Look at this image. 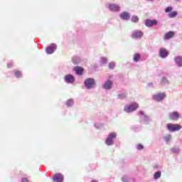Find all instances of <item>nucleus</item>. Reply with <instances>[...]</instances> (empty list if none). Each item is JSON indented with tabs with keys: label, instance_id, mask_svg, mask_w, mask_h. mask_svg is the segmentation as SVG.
I'll use <instances>...</instances> for the list:
<instances>
[{
	"label": "nucleus",
	"instance_id": "f257e3e1",
	"mask_svg": "<svg viewBox=\"0 0 182 182\" xmlns=\"http://www.w3.org/2000/svg\"><path fill=\"white\" fill-rule=\"evenodd\" d=\"M167 129L170 132H176L177 130H181L182 129L181 124H173L171 123H168L167 124Z\"/></svg>",
	"mask_w": 182,
	"mask_h": 182
},
{
	"label": "nucleus",
	"instance_id": "f03ea898",
	"mask_svg": "<svg viewBox=\"0 0 182 182\" xmlns=\"http://www.w3.org/2000/svg\"><path fill=\"white\" fill-rule=\"evenodd\" d=\"M138 107H139L138 103H132V105L125 106V107L124 108V110L127 113H129L130 112H134V110H136Z\"/></svg>",
	"mask_w": 182,
	"mask_h": 182
},
{
	"label": "nucleus",
	"instance_id": "7ed1b4c3",
	"mask_svg": "<svg viewBox=\"0 0 182 182\" xmlns=\"http://www.w3.org/2000/svg\"><path fill=\"white\" fill-rule=\"evenodd\" d=\"M96 84V82L95 79L92 77H87V79H85V85L87 89H91V87H93V86Z\"/></svg>",
	"mask_w": 182,
	"mask_h": 182
},
{
	"label": "nucleus",
	"instance_id": "20e7f679",
	"mask_svg": "<svg viewBox=\"0 0 182 182\" xmlns=\"http://www.w3.org/2000/svg\"><path fill=\"white\" fill-rule=\"evenodd\" d=\"M166 95L164 92L158 93L157 95H154L152 96V98L154 99V100H157L158 102H160L161 100H163L166 97Z\"/></svg>",
	"mask_w": 182,
	"mask_h": 182
},
{
	"label": "nucleus",
	"instance_id": "39448f33",
	"mask_svg": "<svg viewBox=\"0 0 182 182\" xmlns=\"http://www.w3.org/2000/svg\"><path fill=\"white\" fill-rule=\"evenodd\" d=\"M145 24L146 27H152L153 26H156L158 24L157 20H150L147 18L145 20Z\"/></svg>",
	"mask_w": 182,
	"mask_h": 182
},
{
	"label": "nucleus",
	"instance_id": "423d86ee",
	"mask_svg": "<svg viewBox=\"0 0 182 182\" xmlns=\"http://www.w3.org/2000/svg\"><path fill=\"white\" fill-rule=\"evenodd\" d=\"M63 175H62V173H55L53 176V181L55 182H63Z\"/></svg>",
	"mask_w": 182,
	"mask_h": 182
},
{
	"label": "nucleus",
	"instance_id": "0eeeda50",
	"mask_svg": "<svg viewBox=\"0 0 182 182\" xmlns=\"http://www.w3.org/2000/svg\"><path fill=\"white\" fill-rule=\"evenodd\" d=\"M56 48H57V46L55 44H51L50 47L47 48L46 52L48 54H53L55 50H56Z\"/></svg>",
	"mask_w": 182,
	"mask_h": 182
},
{
	"label": "nucleus",
	"instance_id": "6e6552de",
	"mask_svg": "<svg viewBox=\"0 0 182 182\" xmlns=\"http://www.w3.org/2000/svg\"><path fill=\"white\" fill-rule=\"evenodd\" d=\"M109 9L112 11H119L120 7L118 6V4H109Z\"/></svg>",
	"mask_w": 182,
	"mask_h": 182
},
{
	"label": "nucleus",
	"instance_id": "1a4fd4ad",
	"mask_svg": "<svg viewBox=\"0 0 182 182\" xmlns=\"http://www.w3.org/2000/svg\"><path fill=\"white\" fill-rule=\"evenodd\" d=\"M112 86H113V82L109 79H108V80H107L103 85L104 89H111Z\"/></svg>",
	"mask_w": 182,
	"mask_h": 182
},
{
	"label": "nucleus",
	"instance_id": "9d476101",
	"mask_svg": "<svg viewBox=\"0 0 182 182\" xmlns=\"http://www.w3.org/2000/svg\"><path fill=\"white\" fill-rule=\"evenodd\" d=\"M159 54L161 58H166L168 55V53L166 48H161Z\"/></svg>",
	"mask_w": 182,
	"mask_h": 182
},
{
	"label": "nucleus",
	"instance_id": "9b49d317",
	"mask_svg": "<svg viewBox=\"0 0 182 182\" xmlns=\"http://www.w3.org/2000/svg\"><path fill=\"white\" fill-rule=\"evenodd\" d=\"M174 36H175L174 31H168V33H166V34L164 35V39L169 40L170 38H173Z\"/></svg>",
	"mask_w": 182,
	"mask_h": 182
},
{
	"label": "nucleus",
	"instance_id": "f8f14e48",
	"mask_svg": "<svg viewBox=\"0 0 182 182\" xmlns=\"http://www.w3.org/2000/svg\"><path fill=\"white\" fill-rule=\"evenodd\" d=\"M143 36L144 33H142V31H134L132 38H141Z\"/></svg>",
	"mask_w": 182,
	"mask_h": 182
},
{
	"label": "nucleus",
	"instance_id": "ddd939ff",
	"mask_svg": "<svg viewBox=\"0 0 182 182\" xmlns=\"http://www.w3.org/2000/svg\"><path fill=\"white\" fill-rule=\"evenodd\" d=\"M64 79L68 83H73L75 81V77H73V75H70V74L65 75Z\"/></svg>",
	"mask_w": 182,
	"mask_h": 182
},
{
	"label": "nucleus",
	"instance_id": "4468645a",
	"mask_svg": "<svg viewBox=\"0 0 182 182\" xmlns=\"http://www.w3.org/2000/svg\"><path fill=\"white\" fill-rule=\"evenodd\" d=\"M169 117H170V119H178L180 117V114L178 112H172V113H170Z\"/></svg>",
	"mask_w": 182,
	"mask_h": 182
},
{
	"label": "nucleus",
	"instance_id": "2eb2a0df",
	"mask_svg": "<svg viewBox=\"0 0 182 182\" xmlns=\"http://www.w3.org/2000/svg\"><path fill=\"white\" fill-rule=\"evenodd\" d=\"M120 17L122 18V20H129L130 16L129 13L124 11L123 13H121Z\"/></svg>",
	"mask_w": 182,
	"mask_h": 182
},
{
	"label": "nucleus",
	"instance_id": "dca6fc26",
	"mask_svg": "<svg viewBox=\"0 0 182 182\" xmlns=\"http://www.w3.org/2000/svg\"><path fill=\"white\" fill-rule=\"evenodd\" d=\"M74 70H75L77 75H82L84 70L82 67H74Z\"/></svg>",
	"mask_w": 182,
	"mask_h": 182
},
{
	"label": "nucleus",
	"instance_id": "f3484780",
	"mask_svg": "<svg viewBox=\"0 0 182 182\" xmlns=\"http://www.w3.org/2000/svg\"><path fill=\"white\" fill-rule=\"evenodd\" d=\"M175 62L178 67H182V57H176Z\"/></svg>",
	"mask_w": 182,
	"mask_h": 182
},
{
	"label": "nucleus",
	"instance_id": "a211bd4d",
	"mask_svg": "<svg viewBox=\"0 0 182 182\" xmlns=\"http://www.w3.org/2000/svg\"><path fill=\"white\" fill-rule=\"evenodd\" d=\"M114 144L113 140H112L111 134H109V137L106 139V144L107 146H112Z\"/></svg>",
	"mask_w": 182,
	"mask_h": 182
},
{
	"label": "nucleus",
	"instance_id": "6ab92c4d",
	"mask_svg": "<svg viewBox=\"0 0 182 182\" xmlns=\"http://www.w3.org/2000/svg\"><path fill=\"white\" fill-rule=\"evenodd\" d=\"M140 58H141L140 54H139V53L134 54V61H135V63H138V61H139Z\"/></svg>",
	"mask_w": 182,
	"mask_h": 182
},
{
	"label": "nucleus",
	"instance_id": "aec40b11",
	"mask_svg": "<svg viewBox=\"0 0 182 182\" xmlns=\"http://www.w3.org/2000/svg\"><path fill=\"white\" fill-rule=\"evenodd\" d=\"M161 176V171H157V172H155V173L154 174V178L155 179H158V178H160Z\"/></svg>",
	"mask_w": 182,
	"mask_h": 182
},
{
	"label": "nucleus",
	"instance_id": "412c9836",
	"mask_svg": "<svg viewBox=\"0 0 182 182\" xmlns=\"http://www.w3.org/2000/svg\"><path fill=\"white\" fill-rule=\"evenodd\" d=\"M73 103H74L73 99H68V100H67V102H66V105L68 107L72 106L73 105Z\"/></svg>",
	"mask_w": 182,
	"mask_h": 182
},
{
	"label": "nucleus",
	"instance_id": "4be33fe9",
	"mask_svg": "<svg viewBox=\"0 0 182 182\" xmlns=\"http://www.w3.org/2000/svg\"><path fill=\"white\" fill-rule=\"evenodd\" d=\"M178 14V12L177 11H171V13H169L168 14V17H171V18H173V17H176V16H177Z\"/></svg>",
	"mask_w": 182,
	"mask_h": 182
},
{
	"label": "nucleus",
	"instance_id": "5701e85b",
	"mask_svg": "<svg viewBox=\"0 0 182 182\" xmlns=\"http://www.w3.org/2000/svg\"><path fill=\"white\" fill-rule=\"evenodd\" d=\"M139 20V18L137 16H133V17L132 18V21H133L134 23H137Z\"/></svg>",
	"mask_w": 182,
	"mask_h": 182
},
{
	"label": "nucleus",
	"instance_id": "b1692460",
	"mask_svg": "<svg viewBox=\"0 0 182 182\" xmlns=\"http://www.w3.org/2000/svg\"><path fill=\"white\" fill-rule=\"evenodd\" d=\"M15 76H16V77H21V71H18V70H16V71L14 72Z\"/></svg>",
	"mask_w": 182,
	"mask_h": 182
},
{
	"label": "nucleus",
	"instance_id": "393cba45",
	"mask_svg": "<svg viewBox=\"0 0 182 182\" xmlns=\"http://www.w3.org/2000/svg\"><path fill=\"white\" fill-rule=\"evenodd\" d=\"M172 10H173V7L168 6V7H166L165 12L168 13V14H170V13H171Z\"/></svg>",
	"mask_w": 182,
	"mask_h": 182
},
{
	"label": "nucleus",
	"instance_id": "a878e982",
	"mask_svg": "<svg viewBox=\"0 0 182 182\" xmlns=\"http://www.w3.org/2000/svg\"><path fill=\"white\" fill-rule=\"evenodd\" d=\"M127 95V93H120L119 95H118V97H119V99H124Z\"/></svg>",
	"mask_w": 182,
	"mask_h": 182
},
{
	"label": "nucleus",
	"instance_id": "bb28decb",
	"mask_svg": "<svg viewBox=\"0 0 182 182\" xmlns=\"http://www.w3.org/2000/svg\"><path fill=\"white\" fill-rule=\"evenodd\" d=\"M161 83L164 84V83H168V79L166 77H162L161 80Z\"/></svg>",
	"mask_w": 182,
	"mask_h": 182
},
{
	"label": "nucleus",
	"instance_id": "cd10ccee",
	"mask_svg": "<svg viewBox=\"0 0 182 182\" xmlns=\"http://www.w3.org/2000/svg\"><path fill=\"white\" fill-rule=\"evenodd\" d=\"M109 69H114V68H115L114 63H109Z\"/></svg>",
	"mask_w": 182,
	"mask_h": 182
},
{
	"label": "nucleus",
	"instance_id": "c85d7f7f",
	"mask_svg": "<svg viewBox=\"0 0 182 182\" xmlns=\"http://www.w3.org/2000/svg\"><path fill=\"white\" fill-rule=\"evenodd\" d=\"M115 137H117V134H115V133L110 134L111 140H113V139H114Z\"/></svg>",
	"mask_w": 182,
	"mask_h": 182
},
{
	"label": "nucleus",
	"instance_id": "c756f323",
	"mask_svg": "<svg viewBox=\"0 0 182 182\" xmlns=\"http://www.w3.org/2000/svg\"><path fill=\"white\" fill-rule=\"evenodd\" d=\"M171 136H166L164 139L166 140V141L168 142L169 140H171Z\"/></svg>",
	"mask_w": 182,
	"mask_h": 182
},
{
	"label": "nucleus",
	"instance_id": "7c9ffc66",
	"mask_svg": "<svg viewBox=\"0 0 182 182\" xmlns=\"http://www.w3.org/2000/svg\"><path fill=\"white\" fill-rule=\"evenodd\" d=\"M137 149H138V150H143L144 146H142V144H138Z\"/></svg>",
	"mask_w": 182,
	"mask_h": 182
},
{
	"label": "nucleus",
	"instance_id": "2f4dec72",
	"mask_svg": "<svg viewBox=\"0 0 182 182\" xmlns=\"http://www.w3.org/2000/svg\"><path fill=\"white\" fill-rule=\"evenodd\" d=\"M101 61L103 64H106L107 63L108 60H107V58H102Z\"/></svg>",
	"mask_w": 182,
	"mask_h": 182
},
{
	"label": "nucleus",
	"instance_id": "473e14b6",
	"mask_svg": "<svg viewBox=\"0 0 182 182\" xmlns=\"http://www.w3.org/2000/svg\"><path fill=\"white\" fill-rule=\"evenodd\" d=\"M21 181L22 182H28V178H22Z\"/></svg>",
	"mask_w": 182,
	"mask_h": 182
},
{
	"label": "nucleus",
	"instance_id": "72a5a7b5",
	"mask_svg": "<svg viewBox=\"0 0 182 182\" xmlns=\"http://www.w3.org/2000/svg\"><path fill=\"white\" fill-rule=\"evenodd\" d=\"M122 180L124 182H127V181H128V178H127V176H122Z\"/></svg>",
	"mask_w": 182,
	"mask_h": 182
},
{
	"label": "nucleus",
	"instance_id": "f704fd0d",
	"mask_svg": "<svg viewBox=\"0 0 182 182\" xmlns=\"http://www.w3.org/2000/svg\"><path fill=\"white\" fill-rule=\"evenodd\" d=\"M14 65L11 63L7 64V68H12Z\"/></svg>",
	"mask_w": 182,
	"mask_h": 182
},
{
	"label": "nucleus",
	"instance_id": "c9c22d12",
	"mask_svg": "<svg viewBox=\"0 0 182 182\" xmlns=\"http://www.w3.org/2000/svg\"><path fill=\"white\" fill-rule=\"evenodd\" d=\"M139 114H144V112H142V110H140Z\"/></svg>",
	"mask_w": 182,
	"mask_h": 182
},
{
	"label": "nucleus",
	"instance_id": "e433bc0d",
	"mask_svg": "<svg viewBox=\"0 0 182 182\" xmlns=\"http://www.w3.org/2000/svg\"><path fill=\"white\" fill-rule=\"evenodd\" d=\"M91 182H97V181L93 180V181H91Z\"/></svg>",
	"mask_w": 182,
	"mask_h": 182
}]
</instances>
